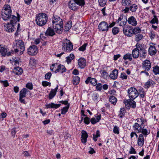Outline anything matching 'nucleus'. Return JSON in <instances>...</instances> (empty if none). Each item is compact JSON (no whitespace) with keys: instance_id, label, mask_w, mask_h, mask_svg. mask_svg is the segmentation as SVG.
Instances as JSON below:
<instances>
[{"instance_id":"20","label":"nucleus","mask_w":159,"mask_h":159,"mask_svg":"<svg viewBox=\"0 0 159 159\" xmlns=\"http://www.w3.org/2000/svg\"><path fill=\"white\" fill-rule=\"evenodd\" d=\"M144 136L142 134H139L137 141V143L138 146L142 147L144 144Z\"/></svg>"},{"instance_id":"23","label":"nucleus","mask_w":159,"mask_h":159,"mask_svg":"<svg viewBox=\"0 0 159 159\" xmlns=\"http://www.w3.org/2000/svg\"><path fill=\"white\" fill-rule=\"evenodd\" d=\"M137 43L135 45L136 48H134L132 51V55L133 57L135 59L138 58L139 57L138 49L137 48Z\"/></svg>"},{"instance_id":"12","label":"nucleus","mask_w":159,"mask_h":159,"mask_svg":"<svg viewBox=\"0 0 159 159\" xmlns=\"http://www.w3.org/2000/svg\"><path fill=\"white\" fill-rule=\"evenodd\" d=\"M123 31L124 34L128 36H131L133 35L132 28L131 26L124 27Z\"/></svg>"},{"instance_id":"42","label":"nucleus","mask_w":159,"mask_h":159,"mask_svg":"<svg viewBox=\"0 0 159 159\" xmlns=\"http://www.w3.org/2000/svg\"><path fill=\"white\" fill-rule=\"evenodd\" d=\"M153 72L155 75L159 74V66H157L153 67Z\"/></svg>"},{"instance_id":"27","label":"nucleus","mask_w":159,"mask_h":159,"mask_svg":"<svg viewBox=\"0 0 159 159\" xmlns=\"http://www.w3.org/2000/svg\"><path fill=\"white\" fill-rule=\"evenodd\" d=\"M60 106V104H54L53 103H51L46 105V106L47 108H52L56 109L59 107Z\"/></svg>"},{"instance_id":"48","label":"nucleus","mask_w":159,"mask_h":159,"mask_svg":"<svg viewBox=\"0 0 159 159\" xmlns=\"http://www.w3.org/2000/svg\"><path fill=\"white\" fill-rule=\"evenodd\" d=\"M56 93L51 90L49 95V99H52L55 96Z\"/></svg>"},{"instance_id":"59","label":"nucleus","mask_w":159,"mask_h":159,"mask_svg":"<svg viewBox=\"0 0 159 159\" xmlns=\"http://www.w3.org/2000/svg\"><path fill=\"white\" fill-rule=\"evenodd\" d=\"M129 153L130 154H136V152L135 149L132 146H131L130 151H129Z\"/></svg>"},{"instance_id":"36","label":"nucleus","mask_w":159,"mask_h":159,"mask_svg":"<svg viewBox=\"0 0 159 159\" xmlns=\"http://www.w3.org/2000/svg\"><path fill=\"white\" fill-rule=\"evenodd\" d=\"M7 50L5 48L0 47V55L2 56H5L6 55Z\"/></svg>"},{"instance_id":"43","label":"nucleus","mask_w":159,"mask_h":159,"mask_svg":"<svg viewBox=\"0 0 159 159\" xmlns=\"http://www.w3.org/2000/svg\"><path fill=\"white\" fill-rule=\"evenodd\" d=\"M69 107L70 104H68L66 107H64L61 109V114H65L67 111Z\"/></svg>"},{"instance_id":"7","label":"nucleus","mask_w":159,"mask_h":159,"mask_svg":"<svg viewBox=\"0 0 159 159\" xmlns=\"http://www.w3.org/2000/svg\"><path fill=\"white\" fill-rule=\"evenodd\" d=\"M14 44L15 46L16 47H19L21 49V52L22 54L23 51L25 50V47L24 43L21 40H16L14 42Z\"/></svg>"},{"instance_id":"13","label":"nucleus","mask_w":159,"mask_h":159,"mask_svg":"<svg viewBox=\"0 0 159 159\" xmlns=\"http://www.w3.org/2000/svg\"><path fill=\"white\" fill-rule=\"evenodd\" d=\"M11 12H8L7 11H2L1 13V17L5 20H8L11 16Z\"/></svg>"},{"instance_id":"56","label":"nucleus","mask_w":159,"mask_h":159,"mask_svg":"<svg viewBox=\"0 0 159 159\" xmlns=\"http://www.w3.org/2000/svg\"><path fill=\"white\" fill-rule=\"evenodd\" d=\"M96 86V90L98 91H101V90L102 89V84L101 83H97Z\"/></svg>"},{"instance_id":"30","label":"nucleus","mask_w":159,"mask_h":159,"mask_svg":"<svg viewBox=\"0 0 159 159\" xmlns=\"http://www.w3.org/2000/svg\"><path fill=\"white\" fill-rule=\"evenodd\" d=\"M118 71L116 70H113L112 72L110 74L109 76L112 79L115 80L118 76Z\"/></svg>"},{"instance_id":"51","label":"nucleus","mask_w":159,"mask_h":159,"mask_svg":"<svg viewBox=\"0 0 159 159\" xmlns=\"http://www.w3.org/2000/svg\"><path fill=\"white\" fill-rule=\"evenodd\" d=\"M87 45V43H84L81 47L79 48V50L80 51H84L86 49V48Z\"/></svg>"},{"instance_id":"62","label":"nucleus","mask_w":159,"mask_h":159,"mask_svg":"<svg viewBox=\"0 0 159 159\" xmlns=\"http://www.w3.org/2000/svg\"><path fill=\"white\" fill-rule=\"evenodd\" d=\"M120 78L122 80H126L127 79V76L125 73H121L120 75Z\"/></svg>"},{"instance_id":"14","label":"nucleus","mask_w":159,"mask_h":159,"mask_svg":"<svg viewBox=\"0 0 159 159\" xmlns=\"http://www.w3.org/2000/svg\"><path fill=\"white\" fill-rule=\"evenodd\" d=\"M10 23H8L4 25L5 29L6 31L8 32H12L14 31V25Z\"/></svg>"},{"instance_id":"38","label":"nucleus","mask_w":159,"mask_h":159,"mask_svg":"<svg viewBox=\"0 0 159 159\" xmlns=\"http://www.w3.org/2000/svg\"><path fill=\"white\" fill-rule=\"evenodd\" d=\"M143 36L142 34H136L135 40L136 42H139L143 39Z\"/></svg>"},{"instance_id":"11","label":"nucleus","mask_w":159,"mask_h":159,"mask_svg":"<svg viewBox=\"0 0 159 159\" xmlns=\"http://www.w3.org/2000/svg\"><path fill=\"white\" fill-rule=\"evenodd\" d=\"M37 48L35 45L30 47L28 49V53L30 55H34L37 53Z\"/></svg>"},{"instance_id":"52","label":"nucleus","mask_w":159,"mask_h":159,"mask_svg":"<svg viewBox=\"0 0 159 159\" xmlns=\"http://www.w3.org/2000/svg\"><path fill=\"white\" fill-rule=\"evenodd\" d=\"M133 34H138L140 32L141 30L138 27H136L134 28V29H132Z\"/></svg>"},{"instance_id":"28","label":"nucleus","mask_w":159,"mask_h":159,"mask_svg":"<svg viewBox=\"0 0 159 159\" xmlns=\"http://www.w3.org/2000/svg\"><path fill=\"white\" fill-rule=\"evenodd\" d=\"M155 83L152 80L149 79L146 82L144 85V87L145 89H148L151 86L153 85Z\"/></svg>"},{"instance_id":"64","label":"nucleus","mask_w":159,"mask_h":159,"mask_svg":"<svg viewBox=\"0 0 159 159\" xmlns=\"http://www.w3.org/2000/svg\"><path fill=\"white\" fill-rule=\"evenodd\" d=\"M1 83H2L3 86L5 87H7L9 85L7 80L1 81Z\"/></svg>"},{"instance_id":"46","label":"nucleus","mask_w":159,"mask_h":159,"mask_svg":"<svg viewBox=\"0 0 159 159\" xmlns=\"http://www.w3.org/2000/svg\"><path fill=\"white\" fill-rule=\"evenodd\" d=\"M119 31V30L118 27H115L112 28V32L114 35L117 34Z\"/></svg>"},{"instance_id":"17","label":"nucleus","mask_w":159,"mask_h":159,"mask_svg":"<svg viewBox=\"0 0 159 159\" xmlns=\"http://www.w3.org/2000/svg\"><path fill=\"white\" fill-rule=\"evenodd\" d=\"M85 82L87 84H88L89 83H90L92 85L95 86L97 85V80L94 78L89 77L85 81Z\"/></svg>"},{"instance_id":"49","label":"nucleus","mask_w":159,"mask_h":159,"mask_svg":"<svg viewBox=\"0 0 159 159\" xmlns=\"http://www.w3.org/2000/svg\"><path fill=\"white\" fill-rule=\"evenodd\" d=\"M131 107L135 108L136 107V103L133 100L129 99Z\"/></svg>"},{"instance_id":"2","label":"nucleus","mask_w":159,"mask_h":159,"mask_svg":"<svg viewBox=\"0 0 159 159\" xmlns=\"http://www.w3.org/2000/svg\"><path fill=\"white\" fill-rule=\"evenodd\" d=\"M48 19L46 14L43 13H39L36 17V23L39 26H43L46 23Z\"/></svg>"},{"instance_id":"16","label":"nucleus","mask_w":159,"mask_h":159,"mask_svg":"<svg viewBox=\"0 0 159 159\" xmlns=\"http://www.w3.org/2000/svg\"><path fill=\"white\" fill-rule=\"evenodd\" d=\"M128 24L133 26H135L137 25V20L134 16L129 17L127 20Z\"/></svg>"},{"instance_id":"37","label":"nucleus","mask_w":159,"mask_h":159,"mask_svg":"<svg viewBox=\"0 0 159 159\" xmlns=\"http://www.w3.org/2000/svg\"><path fill=\"white\" fill-rule=\"evenodd\" d=\"M72 26V21H69L66 25L65 26V29L66 31H68L71 28Z\"/></svg>"},{"instance_id":"18","label":"nucleus","mask_w":159,"mask_h":159,"mask_svg":"<svg viewBox=\"0 0 159 159\" xmlns=\"http://www.w3.org/2000/svg\"><path fill=\"white\" fill-rule=\"evenodd\" d=\"M61 65H58V64L57 63L53 64L52 66H50V69L52 71L54 70V67L57 68V69L55 70V73H57L60 70H61Z\"/></svg>"},{"instance_id":"57","label":"nucleus","mask_w":159,"mask_h":159,"mask_svg":"<svg viewBox=\"0 0 159 159\" xmlns=\"http://www.w3.org/2000/svg\"><path fill=\"white\" fill-rule=\"evenodd\" d=\"M42 85L44 87H46L48 86H51V83L46 81H42Z\"/></svg>"},{"instance_id":"55","label":"nucleus","mask_w":159,"mask_h":159,"mask_svg":"<svg viewBox=\"0 0 159 159\" xmlns=\"http://www.w3.org/2000/svg\"><path fill=\"white\" fill-rule=\"evenodd\" d=\"M124 102L125 105V107L127 109H130L131 107L129 100H128L126 101H124Z\"/></svg>"},{"instance_id":"58","label":"nucleus","mask_w":159,"mask_h":159,"mask_svg":"<svg viewBox=\"0 0 159 159\" xmlns=\"http://www.w3.org/2000/svg\"><path fill=\"white\" fill-rule=\"evenodd\" d=\"M26 87L30 90H32L33 88V85L31 83H28L26 84Z\"/></svg>"},{"instance_id":"24","label":"nucleus","mask_w":159,"mask_h":159,"mask_svg":"<svg viewBox=\"0 0 159 159\" xmlns=\"http://www.w3.org/2000/svg\"><path fill=\"white\" fill-rule=\"evenodd\" d=\"M148 53L151 56L155 54L157 52V50L154 46L150 45L148 48Z\"/></svg>"},{"instance_id":"53","label":"nucleus","mask_w":159,"mask_h":159,"mask_svg":"<svg viewBox=\"0 0 159 159\" xmlns=\"http://www.w3.org/2000/svg\"><path fill=\"white\" fill-rule=\"evenodd\" d=\"M98 3L100 6H104L106 4L107 0H98Z\"/></svg>"},{"instance_id":"29","label":"nucleus","mask_w":159,"mask_h":159,"mask_svg":"<svg viewBox=\"0 0 159 159\" xmlns=\"http://www.w3.org/2000/svg\"><path fill=\"white\" fill-rule=\"evenodd\" d=\"M45 34L47 36H53L55 34L53 29L48 27L45 33Z\"/></svg>"},{"instance_id":"33","label":"nucleus","mask_w":159,"mask_h":159,"mask_svg":"<svg viewBox=\"0 0 159 159\" xmlns=\"http://www.w3.org/2000/svg\"><path fill=\"white\" fill-rule=\"evenodd\" d=\"M139 95L142 98H143L145 96V93L143 88H140L139 90Z\"/></svg>"},{"instance_id":"39","label":"nucleus","mask_w":159,"mask_h":159,"mask_svg":"<svg viewBox=\"0 0 159 159\" xmlns=\"http://www.w3.org/2000/svg\"><path fill=\"white\" fill-rule=\"evenodd\" d=\"M75 56L73 54H71L69 56L66 57V60L68 63H70L72 60L74 58Z\"/></svg>"},{"instance_id":"3","label":"nucleus","mask_w":159,"mask_h":159,"mask_svg":"<svg viewBox=\"0 0 159 159\" xmlns=\"http://www.w3.org/2000/svg\"><path fill=\"white\" fill-rule=\"evenodd\" d=\"M85 4L84 0H72L69 2L68 6L69 8L72 10L75 11L78 8L77 5L83 6Z\"/></svg>"},{"instance_id":"21","label":"nucleus","mask_w":159,"mask_h":159,"mask_svg":"<svg viewBox=\"0 0 159 159\" xmlns=\"http://www.w3.org/2000/svg\"><path fill=\"white\" fill-rule=\"evenodd\" d=\"M142 127V126L141 125L137 123H135L133 126L134 130L136 131L137 133H140V131Z\"/></svg>"},{"instance_id":"25","label":"nucleus","mask_w":159,"mask_h":159,"mask_svg":"<svg viewBox=\"0 0 159 159\" xmlns=\"http://www.w3.org/2000/svg\"><path fill=\"white\" fill-rule=\"evenodd\" d=\"M17 17L14 15L12 16L11 20L10 23L13 24V25H14L16 23L17 21H19L20 16L18 13H17Z\"/></svg>"},{"instance_id":"50","label":"nucleus","mask_w":159,"mask_h":159,"mask_svg":"<svg viewBox=\"0 0 159 159\" xmlns=\"http://www.w3.org/2000/svg\"><path fill=\"white\" fill-rule=\"evenodd\" d=\"M113 132L114 134H119L120 133L119 127L115 125L113 128Z\"/></svg>"},{"instance_id":"8","label":"nucleus","mask_w":159,"mask_h":159,"mask_svg":"<svg viewBox=\"0 0 159 159\" xmlns=\"http://www.w3.org/2000/svg\"><path fill=\"white\" fill-rule=\"evenodd\" d=\"M127 21L126 16L123 14L120 15L117 21V23L119 25L122 27H124Z\"/></svg>"},{"instance_id":"40","label":"nucleus","mask_w":159,"mask_h":159,"mask_svg":"<svg viewBox=\"0 0 159 159\" xmlns=\"http://www.w3.org/2000/svg\"><path fill=\"white\" fill-rule=\"evenodd\" d=\"M80 78L78 76L74 77L73 79L74 85H77L80 82Z\"/></svg>"},{"instance_id":"4","label":"nucleus","mask_w":159,"mask_h":159,"mask_svg":"<svg viewBox=\"0 0 159 159\" xmlns=\"http://www.w3.org/2000/svg\"><path fill=\"white\" fill-rule=\"evenodd\" d=\"M137 45L140 59H145L147 55V52L145 48L143 45L139 43H137Z\"/></svg>"},{"instance_id":"47","label":"nucleus","mask_w":159,"mask_h":159,"mask_svg":"<svg viewBox=\"0 0 159 159\" xmlns=\"http://www.w3.org/2000/svg\"><path fill=\"white\" fill-rule=\"evenodd\" d=\"M101 75L103 78L106 79L108 77V74L104 70H102Z\"/></svg>"},{"instance_id":"45","label":"nucleus","mask_w":159,"mask_h":159,"mask_svg":"<svg viewBox=\"0 0 159 159\" xmlns=\"http://www.w3.org/2000/svg\"><path fill=\"white\" fill-rule=\"evenodd\" d=\"M153 16L154 18L152 19L150 21V23L152 24H154L155 23L158 24V18H157V16L156 15H154Z\"/></svg>"},{"instance_id":"35","label":"nucleus","mask_w":159,"mask_h":159,"mask_svg":"<svg viewBox=\"0 0 159 159\" xmlns=\"http://www.w3.org/2000/svg\"><path fill=\"white\" fill-rule=\"evenodd\" d=\"M7 11L8 12H11V10L10 6L8 5H5L3 7V9L2 11Z\"/></svg>"},{"instance_id":"41","label":"nucleus","mask_w":159,"mask_h":159,"mask_svg":"<svg viewBox=\"0 0 159 159\" xmlns=\"http://www.w3.org/2000/svg\"><path fill=\"white\" fill-rule=\"evenodd\" d=\"M123 58L125 60H128L129 61H131L132 59L131 55L130 53H126L125 54Z\"/></svg>"},{"instance_id":"44","label":"nucleus","mask_w":159,"mask_h":159,"mask_svg":"<svg viewBox=\"0 0 159 159\" xmlns=\"http://www.w3.org/2000/svg\"><path fill=\"white\" fill-rule=\"evenodd\" d=\"M100 136V132L99 130H97L96 132V134H93V140L95 141H96L97 140V138Z\"/></svg>"},{"instance_id":"32","label":"nucleus","mask_w":159,"mask_h":159,"mask_svg":"<svg viewBox=\"0 0 159 159\" xmlns=\"http://www.w3.org/2000/svg\"><path fill=\"white\" fill-rule=\"evenodd\" d=\"M27 89L25 88L23 89L20 92L19 97L25 98L26 96Z\"/></svg>"},{"instance_id":"26","label":"nucleus","mask_w":159,"mask_h":159,"mask_svg":"<svg viewBox=\"0 0 159 159\" xmlns=\"http://www.w3.org/2000/svg\"><path fill=\"white\" fill-rule=\"evenodd\" d=\"M13 73L17 75H21L23 73L22 69L19 67L14 68L13 71Z\"/></svg>"},{"instance_id":"5","label":"nucleus","mask_w":159,"mask_h":159,"mask_svg":"<svg viewBox=\"0 0 159 159\" xmlns=\"http://www.w3.org/2000/svg\"><path fill=\"white\" fill-rule=\"evenodd\" d=\"M73 48V45L70 40L65 39L63 40L62 49L66 52L71 51Z\"/></svg>"},{"instance_id":"6","label":"nucleus","mask_w":159,"mask_h":159,"mask_svg":"<svg viewBox=\"0 0 159 159\" xmlns=\"http://www.w3.org/2000/svg\"><path fill=\"white\" fill-rule=\"evenodd\" d=\"M128 93L130 98L134 99L139 95V93L137 89L131 87L128 91Z\"/></svg>"},{"instance_id":"31","label":"nucleus","mask_w":159,"mask_h":159,"mask_svg":"<svg viewBox=\"0 0 159 159\" xmlns=\"http://www.w3.org/2000/svg\"><path fill=\"white\" fill-rule=\"evenodd\" d=\"M129 10L132 12H135L138 9V6L135 4H132L129 7Z\"/></svg>"},{"instance_id":"19","label":"nucleus","mask_w":159,"mask_h":159,"mask_svg":"<svg viewBox=\"0 0 159 159\" xmlns=\"http://www.w3.org/2000/svg\"><path fill=\"white\" fill-rule=\"evenodd\" d=\"M140 131V133H142L141 134L145 137L150 133V130L148 129V127H145V125L142 127Z\"/></svg>"},{"instance_id":"22","label":"nucleus","mask_w":159,"mask_h":159,"mask_svg":"<svg viewBox=\"0 0 159 159\" xmlns=\"http://www.w3.org/2000/svg\"><path fill=\"white\" fill-rule=\"evenodd\" d=\"M81 134V142L83 143H85L87 142V139L88 137V134L84 130L82 131Z\"/></svg>"},{"instance_id":"15","label":"nucleus","mask_w":159,"mask_h":159,"mask_svg":"<svg viewBox=\"0 0 159 159\" xmlns=\"http://www.w3.org/2000/svg\"><path fill=\"white\" fill-rule=\"evenodd\" d=\"M78 61L79 67L81 69L84 68L86 66V63L85 59L83 58H80L78 60Z\"/></svg>"},{"instance_id":"9","label":"nucleus","mask_w":159,"mask_h":159,"mask_svg":"<svg viewBox=\"0 0 159 159\" xmlns=\"http://www.w3.org/2000/svg\"><path fill=\"white\" fill-rule=\"evenodd\" d=\"M98 29L100 31H107L108 30V24L105 21L100 22L98 25Z\"/></svg>"},{"instance_id":"61","label":"nucleus","mask_w":159,"mask_h":159,"mask_svg":"<svg viewBox=\"0 0 159 159\" xmlns=\"http://www.w3.org/2000/svg\"><path fill=\"white\" fill-rule=\"evenodd\" d=\"M90 119L87 117H85L84 119V122L86 124H89L90 123Z\"/></svg>"},{"instance_id":"34","label":"nucleus","mask_w":159,"mask_h":159,"mask_svg":"<svg viewBox=\"0 0 159 159\" xmlns=\"http://www.w3.org/2000/svg\"><path fill=\"white\" fill-rule=\"evenodd\" d=\"M109 101L113 104L115 105L117 102V98L114 96H111L109 98Z\"/></svg>"},{"instance_id":"63","label":"nucleus","mask_w":159,"mask_h":159,"mask_svg":"<svg viewBox=\"0 0 159 159\" xmlns=\"http://www.w3.org/2000/svg\"><path fill=\"white\" fill-rule=\"evenodd\" d=\"M140 120H141V124H140L143 127V125L144 124L147 122V120L144 119L143 117H141L140 119Z\"/></svg>"},{"instance_id":"10","label":"nucleus","mask_w":159,"mask_h":159,"mask_svg":"<svg viewBox=\"0 0 159 159\" xmlns=\"http://www.w3.org/2000/svg\"><path fill=\"white\" fill-rule=\"evenodd\" d=\"M141 67L143 70H149L151 67L150 61L148 60H145L143 62Z\"/></svg>"},{"instance_id":"60","label":"nucleus","mask_w":159,"mask_h":159,"mask_svg":"<svg viewBox=\"0 0 159 159\" xmlns=\"http://www.w3.org/2000/svg\"><path fill=\"white\" fill-rule=\"evenodd\" d=\"M52 75V74L51 73L48 72L46 73L45 76V79L46 80H49Z\"/></svg>"},{"instance_id":"1","label":"nucleus","mask_w":159,"mask_h":159,"mask_svg":"<svg viewBox=\"0 0 159 159\" xmlns=\"http://www.w3.org/2000/svg\"><path fill=\"white\" fill-rule=\"evenodd\" d=\"M52 25L54 29L57 33L61 34L62 32L63 22L62 19L58 16H54L52 18Z\"/></svg>"},{"instance_id":"54","label":"nucleus","mask_w":159,"mask_h":159,"mask_svg":"<svg viewBox=\"0 0 159 159\" xmlns=\"http://www.w3.org/2000/svg\"><path fill=\"white\" fill-rule=\"evenodd\" d=\"M130 3V0H123V5L125 7L129 6Z\"/></svg>"}]
</instances>
